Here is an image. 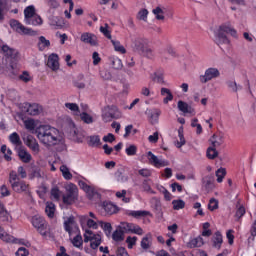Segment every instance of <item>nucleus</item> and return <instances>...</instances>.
Segmentation results:
<instances>
[{
    "mask_svg": "<svg viewBox=\"0 0 256 256\" xmlns=\"http://www.w3.org/2000/svg\"><path fill=\"white\" fill-rule=\"evenodd\" d=\"M36 135L44 147H55L59 143V130L50 125H40Z\"/></svg>",
    "mask_w": 256,
    "mask_h": 256,
    "instance_id": "1",
    "label": "nucleus"
},
{
    "mask_svg": "<svg viewBox=\"0 0 256 256\" xmlns=\"http://www.w3.org/2000/svg\"><path fill=\"white\" fill-rule=\"evenodd\" d=\"M225 33L231 35L232 37H237V30L231 27V25H221L218 31L215 33V43L217 45H229V38H227Z\"/></svg>",
    "mask_w": 256,
    "mask_h": 256,
    "instance_id": "2",
    "label": "nucleus"
},
{
    "mask_svg": "<svg viewBox=\"0 0 256 256\" xmlns=\"http://www.w3.org/2000/svg\"><path fill=\"white\" fill-rule=\"evenodd\" d=\"M9 183L15 193H29L31 189L29 183L20 179L15 170L10 171L9 173Z\"/></svg>",
    "mask_w": 256,
    "mask_h": 256,
    "instance_id": "3",
    "label": "nucleus"
},
{
    "mask_svg": "<svg viewBox=\"0 0 256 256\" xmlns=\"http://www.w3.org/2000/svg\"><path fill=\"white\" fill-rule=\"evenodd\" d=\"M65 189L66 194L62 196V202L64 205H73L79 197V188H77V185L70 183Z\"/></svg>",
    "mask_w": 256,
    "mask_h": 256,
    "instance_id": "4",
    "label": "nucleus"
},
{
    "mask_svg": "<svg viewBox=\"0 0 256 256\" xmlns=\"http://www.w3.org/2000/svg\"><path fill=\"white\" fill-rule=\"evenodd\" d=\"M84 243H90V249L97 251L103 243V236L95 234L92 230L86 229L84 232Z\"/></svg>",
    "mask_w": 256,
    "mask_h": 256,
    "instance_id": "5",
    "label": "nucleus"
},
{
    "mask_svg": "<svg viewBox=\"0 0 256 256\" xmlns=\"http://www.w3.org/2000/svg\"><path fill=\"white\" fill-rule=\"evenodd\" d=\"M30 223L35 227L38 233L42 235V237H47V221L45 218L39 215H34L31 218Z\"/></svg>",
    "mask_w": 256,
    "mask_h": 256,
    "instance_id": "6",
    "label": "nucleus"
},
{
    "mask_svg": "<svg viewBox=\"0 0 256 256\" xmlns=\"http://www.w3.org/2000/svg\"><path fill=\"white\" fill-rule=\"evenodd\" d=\"M10 26L12 29L17 31V33H22L23 35H31L32 37H35V35H37V31H35L31 28L25 27L18 20H11Z\"/></svg>",
    "mask_w": 256,
    "mask_h": 256,
    "instance_id": "7",
    "label": "nucleus"
},
{
    "mask_svg": "<svg viewBox=\"0 0 256 256\" xmlns=\"http://www.w3.org/2000/svg\"><path fill=\"white\" fill-rule=\"evenodd\" d=\"M221 72H219V69L217 68H207L204 72V75H200L199 80L200 83H209V81H213V79H217V77H220Z\"/></svg>",
    "mask_w": 256,
    "mask_h": 256,
    "instance_id": "8",
    "label": "nucleus"
},
{
    "mask_svg": "<svg viewBox=\"0 0 256 256\" xmlns=\"http://www.w3.org/2000/svg\"><path fill=\"white\" fill-rule=\"evenodd\" d=\"M146 157L150 165H152L156 169H161V167H167L169 165V162L167 160L157 157L151 151L147 152Z\"/></svg>",
    "mask_w": 256,
    "mask_h": 256,
    "instance_id": "9",
    "label": "nucleus"
},
{
    "mask_svg": "<svg viewBox=\"0 0 256 256\" xmlns=\"http://www.w3.org/2000/svg\"><path fill=\"white\" fill-rule=\"evenodd\" d=\"M121 229H123L125 233H132L133 235H143V233H145L143 228L135 223L123 222L121 223Z\"/></svg>",
    "mask_w": 256,
    "mask_h": 256,
    "instance_id": "10",
    "label": "nucleus"
},
{
    "mask_svg": "<svg viewBox=\"0 0 256 256\" xmlns=\"http://www.w3.org/2000/svg\"><path fill=\"white\" fill-rule=\"evenodd\" d=\"M22 111H24V113H27V115H39V113H41V111H43V108H41V106L37 103H29L26 102L23 104L22 106Z\"/></svg>",
    "mask_w": 256,
    "mask_h": 256,
    "instance_id": "11",
    "label": "nucleus"
},
{
    "mask_svg": "<svg viewBox=\"0 0 256 256\" xmlns=\"http://www.w3.org/2000/svg\"><path fill=\"white\" fill-rule=\"evenodd\" d=\"M80 41H82V43H85L86 45H91V47H96L97 36H95L93 33L84 32L80 36Z\"/></svg>",
    "mask_w": 256,
    "mask_h": 256,
    "instance_id": "12",
    "label": "nucleus"
},
{
    "mask_svg": "<svg viewBox=\"0 0 256 256\" xmlns=\"http://www.w3.org/2000/svg\"><path fill=\"white\" fill-rule=\"evenodd\" d=\"M47 67L52 71H59V55L52 53L48 56Z\"/></svg>",
    "mask_w": 256,
    "mask_h": 256,
    "instance_id": "13",
    "label": "nucleus"
},
{
    "mask_svg": "<svg viewBox=\"0 0 256 256\" xmlns=\"http://www.w3.org/2000/svg\"><path fill=\"white\" fill-rule=\"evenodd\" d=\"M25 144L33 151V153H39V142H37V139L33 137V135H28L25 138Z\"/></svg>",
    "mask_w": 256,
    "mask_h": 256,
    "instance_id": "14",
    "label": "nucleus"
},
{
    "mask_svg": "<svg viewBox=\"0 0 256 256\" xmlns=\"http://www.w3.org/2000/svg\"><path fill=\"white\" fill-rule=\"evenodd\" d=\"M128 217H133L134 219H141L142 217H151V213L147 210H128L126 212Z\"/></svg>",
    "mask_w": 256,
    "mask_h": 256,
    "instance_id": "15",
    "label": "nucleus"
},
{
    "mask_svg": "<svg viewBox=\"0 0 256 256\" xmlns=\"http://www.w3.org/2000/svg\"><path fill=\"white\" fill-rule=\"evenodd\" d=\"M178 109L184 114L188 113L189 115H195V108L188 105L187 102H184L183 100L178 101Z\"/></svg>",
    "mask_w": 256,
    "mask_h": 256,
    "instance_id": "16",
    "label": "nucleus"
},
{
    "mask_svg": "<svg viewBox=\"0 0 256 256\" xmlns=\"http://www.w3.org/2000/svg\"><path fill=\"white\" fill-rule=\"evenodd\" d=\"M114 177L118 183H127L129 181V176L125 174V168L123 166L116 170Z\"/></svg>",
    "mask_w": 256,
    "mask_h": 256,
    "instance_id": "17",
    "label": "nucleus"
},
{
    "mask_svg": "<svg viewBox=\"0 0 256 256\" xmlns=\"http://www.w3.org/2000/svg\"><path fill=\"white\" fill-rule=\"evenodd\" d=\"M209 141L212 147H215L217 149V147H221V145L225 143V137L223 136V134H213Z\"/></svg>",
    "mask_w": 256,
    "mask_h": 256,
    "instance_id": "18",
    "label": "nucleus"
},
{
    "mask_svg": "<svg viewBox=\"0 0 256 256\" xmlns=\"http://www.w3.org/2000/svg\"><path fill=\"white\" fill-rule=\"evenodd\" d=\"M1 51L8 59H15L17 57V50L9 47L7 44L2 45Z\"/></svg>",
    "mask_w": 256,
    "mask_h": 256,
    "instance_id": "19",
    "label": "nucleus"
},
{
    "mask_svg": "<svg viewBox=\"0 0 256 256\" xmlns=\"http://www.w3.org/2000/svg\"><path fill=\"white\" fill-rule=\"evenodd\" d=\"M222 245H223V234L217 231L214 233V236L212 237V247H214V249H221Z\"/></svg>",
    "mask_w": 256,
    "mask_h": 256,
    "instance_id": "20",
    "label": "nucleus"
},
{
    "mask_svg": "<svg viewBox=\"0 0 256 256\" xmlns=\"http://www.w3.org/2000/svg\"><path fill=\"white\" fill-rule=\"evenodd\" d=\"M26 25H32L33 27H37L39 25H43V18L36 14L28 18V20L24 21Z\"/></svg>",
    "mask_w": 256,
    "mask_h": 256,
    "instance_id": "21",
    "label": "nucleus"
},
{
    "mask_svg": "<svg viewBox=\"0 0 256 256\" xmlns=\"http://www.w3.org/2000/svg\"><path fill=\"white\" fill-rule=\"evenodd\" d=\"M205 245V240L203 236H198L188 242V247L190 249H195V247H203Z\"/></svg>",
    "mask_w": 256,
    "mask_h": 256,
    "instance_id": "22",
    "label": "nucleus"
},
{
    "mask_svg": "<svg viewBox=\"0 0 256 256\" xmlns=\"http://www.w3.org/2000/svg\"><path fill=\"white\" fill-rule=\"evenodd\" d=\"M103 209L105 213H107V215H114V213H117V211H119V208L117 207V205L111 202H104Z\"/></svg>",
    "mask_w": 256,
    "mask_h": 256,
    "instance_id": "23",
    "label": "nucleus"
},
{
    "mask_svg": "<svg viewBox=\"0 0 256 256\" xmlns=\"http://www.w3.org/2000/svg\"><path fill=\"white\" fill-rule=\"evenodd\" d=\"M18 157H19L20 161H22V163H31V159H33L31 154L29 152H27V150H25V149L18 150Z\"/></svg>",
    "mask_w": 256,
    "mask_h": 256,
    "instance_id": "24",
    "label": "nucleus"
},
{
    "mask_svg": "<svg viewBox=\"0 0 256 256\" xmlns=\"http://www.w3.org/2000/svg\"><path fill=\"white\" fill-rule=\"evenodd\" d=\"M151 239H152L151 233L146 234L145 237L142 238L140 242V247L144 251H147V249H151V245H152Z\"/></svg>",
    "mask_w": 256,
    "mask_h": 256,
    "instance_id": "25",
    "label": "nucleus"
},
{
    "mask_svg": "<svg viewBox=\"0 0 256 256\" xmlns=\"http://www.w3.org/2000/svg\"><path fill=\"white\" fill-rule=\"evenodd\" d=\"M165 7L157 6L155 9L152 10L153 15H155L157 21H164L165 20Z\"/></svg>",
    "mask_w": 256,
    "mask_h": 256,
    "instance_id": "26",
    "label": "nucleus"
},
{
    "mask_svg": "<svg viewBox=\"0 0 256 256\" xmlns=\"http://www.w3.org/2000/svg\"><path fill=\"white\" fill-rule=\"evenodd\" d=\"M0 239L4 241V243H13L15 241V237L5 232V229L0 226Z\"/></svg>",
    "mask_w": 256,
    "mask_h": 256,
    "instance_id": "27",
    "label": "nucleus"
},
{
    "mask_svg": "<svg viewBox=\"0 0 256 256\" xmlns=\"http://www.w3.org/2000/svg\"><path fill=\"white\" fill-rule=\"evenodd\" d=\"M6 221H9V212L5 209V204L0 201V225Z\"/></svg>",
    "mask_w": 256,
    "mask_h": 256,
    "instance_id": "28",
    "label": "nucleus"
},
{
    "mask_svg": "<svg viewBox=\"0 0 256 256\" xmlns=\"http://www.w3.org/2000/svg\"><path fill=\"white\" fill-rule=\"evenodd\" d=\"M98 225L104 231L106 237H109L113 231V226L109 222L98 221Z\"/></svg>",
    "mask_w": 256,
    "mask_h": 256,
    "instance_id": "29",
    "label": "nucleus"
},
{
    "mask_svg": "<svg viewBox=\"0 0 256 256\" xmlns=\"http://www.w3.org/2000/svg\"><path fill=\"white\" fill-rule=\"evenodd\" d=\"M9 141L12 143V145H15V147H21L23 145V142H21V137L17 132L10 134Z\"/></svg>",
    "mask_w": 256,
    "mask_h": 256,
    "instance_id": "30",
    "label": "nucleus"
},
{
    "mask_svg": "<svg viewBox=\"0 0 256 256\" xmlns=\"http://www.w3.org/2000/svg\"><path fill=\"white\" fill-rule=\"evenodd\" d=\"M111 43L114 47V51L117 53H120L121 55H125V53H127V49H125V46L121 45L119 40H111Z\"/></svg>",
    "mask_w": 256,
    "mask_h": 256,
    "instance_id": "31",
    "label": "nucleus"
},
{
    "mask_svg": "<svg viewBox=\"0 0 256 256\" xmlns=\"http://www.w3.org/2000/svg\"><path fill=\"white\" fill-rule=\"evenodd\" d=\"M160 93L162 95V97H166L163 99V103L165 105H167V103H169V101H171L173 99V93H171V90H169L168 88H161Z\"/></svg>",
    "mask_w": 256,
    "mask_h": 256,
    "instance_id": "32",
    "label": "nucleus"
},
{
    "mask_svg": "<svg viewBox=\"0 0 256 256\" xmlns=\"http://www.w3.org/2000/svg\"><path fill=\"white\" fill-rule=\"evenodd\" d=\"M45 213L49 219L55 217V204L53 202L46 203Z\"/></svg>",
    "mask_w": 256,
    "mask_h": 256,
    "instance_id": "33",
    "label": "nucleus"
},
{
    "mask_svg": "<svg viewBox=\"0 0 256 256\" xmlns=\"http://www.w3.org/2000/svg\"><path fill=\"white\" fill-rule=\"evenodd\" d=\"M107 109L110 110V114H112V119H121V117H123V114L117 106H107Z\"/></svg>",
    "mask_w": 256,
    "mask_h": 256,
    "instance_id": "34",
    "label": "nucleus"
},
{
    "mask_svg": "<svg viewBox=\"0 0 256 256\" xmlns=\"http://www.w3.org/2000/svg\"><path fill=\"white\" fill-rule=\"evenodd\" d=\"M110 63L113 69H123V61L117 56L110 57Z\"/></svg>",
    "mask_w": 256,
    "mask_h": 256,
    "instance_id": "35",
    "label": "nucleus"
},
{
    "mask_svg": "<svg viewBox=\"0 0 256 256\" xmlns=\"http://www.w3.org/2000/svg\"><path fill=\"white\" fill-rule=\"evenodd\" d=\"M37 15L35 12V6H27L24 9V22L31 19V17Z\"/></svg>",
    "mask_w": 256,
    "mask_h": 256,
    "instance_id": "36",
    "label": "nucleus"
},
{
    "mask_svg": "<svg viewBox=\"0 0 256 256\" xmlns=\"http://www.w3.org/2000/svg\"><path fill=\"white\" fill-rule=\"evenodd\" d=\"M50 46H51V42L45 39V36L39 37V42H38L39 51H45V49H47V47H50Z\"/></svg>",
    "mask_w": 256,
    "mask_h": 256,
    "instance_id": "37",
    "label": "nucleus"
},
{
    "mask_svg": "<svg viewBox=\"0 0 256 256\" xmlns=\"http://www.w3.org/2000/svg\"><path fill=\"white\" fill-rule=\"evenodd\" d=\"M147 46H145V41L141 38H138L134 41V49L135 51H138V53H142V51H145Z\"/></svg>",
    "mask_w": 256,
    "mask_h": 256,
    "instance_id": "38",
    "label": "nucleus"
},
{
    "mask_svg": "<svg viewBox=\"0 0 256 256\" xmlns=\"http://www.w3.org/2000/svg\"><path fill=\"white\" fill-rule=\"evenodd\" d=\"M78 185H79L80 189L84 190L85 193H87L88 195H93L95 190L93 189V187L86 184L85 181L79 180Z\"/></svg>",
    "mask_w": 256,
    "mask_h": 256,
    "instance_id": "39",
    "label": "nucleus"
},
{
    "mask_svg": "<svg viewBox=\"0 0 256 256\" xmlns=\"http://www.w3.org/2000/svg\"><path fill=\"white\" fill-rule=\"evenodd\" d=\"M60 171L62 173V177L66 179V181H71L73 179V174L69 171V168L66 165L60 166Z\"/></svg>",
    "mask_w": 256,
    "mask_h": 256,
    "instance_id": "40",
    "label": "nucleus"
},
{
    "mask_svg": "<svg viewBox=\"0 0 256 256\" xmlns=\"http://www.w3.org/2000/svg\"><path fill=\"white\" fill-rule=\"evenodd\" d=\"M218 156L219 152L217 151V148H215V146H210L207 148L206 157H208L209 159H217Z\"/></svg>",
    "mask_w": 256,
    "mask_h": 256,
    "instance_id": "41",
    "label": "nucleus"
},
{
    "mask_svg": "<svg viewBox=\"0 0 256 256\" xmlns=\"http://www.w3.org/2000/svg\"><path fill=\"white\" fill-rule=\"evenodd\" d=\"M152 81H154V83H158L159 85H165V77L161 72L154 73L152 75Z\"/></svg>",
    "mask_w": 256,
    "mask_h": 256,
    "instance_id": "42",
    "label": "nucleus"
},
{
    "mask_svg": "<svg viewBox=\"0 0 256 256\" xmlns=\"http://www.w3.org/2000/svg\"><path fill=\"white\" fill-rule=\"evenodd\" d=\"M50 197L52 201H60L61 200V190L58 187H53L50 191Z\"/></svg>",
    "mask_w": 256,
    "mask_h": 256,
    "instance_id": "43",
    "label": "nucleus"
},
{
    "mask_svg": "<svg viewBox=\"0 0 256 256\" xmlns=\"http://www.w3.org/2000/svg\"><path fill=\"white\" fill-rule=\"evenodd\" d=\"M72 245L76 247L77 249H83V237L81 235H76L72 241Z\"/></svg>",
    "mask_w": 256,
    "mask_h": 256,
    "instance_id": "44",
    "label": "nucleus"
},
{
    "mask_svg": "<svg viewBox=\"0 0 256 256\" xmlns=\"http://www.w3.org/2000/svg\"><path fill=\"white\" fill-rule=\"evenodd\" d=\"M102 121H104V123H111V121H113V115L111 114V111L107 109V107L104 108L102 112Z\"/></svg>",
    "mask_w": 256,
    "mask_h": 256,
    "instance_id": "45",
    "label": "nucleus"
},
{
    "mask_svg": "<svg viewBox=\"0 0 256 256\" xmlns=\"http://www.w3.org/2000/svg\"><path fill=\"white\" fill-rule=\"evenodd\" d=\"M80 119L83 123H86V125H91V123H93V116L87 112H82L80 114Z\"/></svg>",
    "mask_w": 256,
    "mask_h": 256,
    "instance_id": "46",
    "label": "nucleus"
},
{
    "mask_svg": "<svg viewBox=\"0 0 256 256\" xmlns=\"http://www.w3.org/2000/svg\"><path fill=\"white\" fill-rule=\"evenodd\" d=\"M225 175H227V170L225 168H220L216 171L217 183H223V179H225Z\"/></svg>",
    "mask_w": 256,
    "mask_h": 256,
    "instance_id": "47",
    "label": "nucleus"
},
{
    "mask_svg": "<svg viewBox=\"0 0 256 256\" xmlns=\"http://www.w3.org/2000/svg\"><path fill=\"white\" fill-rule=\"evenodd\" d=\"M124 231L121 229H116L112 234L113 241H123Z\"/></svg>",
    "mask_w": 256,
    "mask_h": 256,
    "instance_id": "48",
    "label": "nucleus"
},
{
    "mask_svg": "<svg viewBox=\"0 0 256 256\" xmlns=\"http://www.w3.org/2000/svg\"><path fill=\"white\" fill-rule=\"evenodd\" d=\"M172 205H173L174 211H179L180 209H185V201H183L181 199L173 200Z\"/></svg>",
    "mask_w": 256,
    "mask_h": 256,
    "instance_id": "49",
    "label": "nucleus"
},
{
    "mask_svg": "<svg viewBox=\"0 0 256 256\" xmlns=\"http://www.w3.org/2000/svg\"><path fill=\"white\" fill-rule=\"evenodd\" d=\"M73 223H75V220L71 217L64 222V229L66 233H71L73 231V227H71Z\"/></svg>",
    "mask_w": 256,
    "mask_h": 256,
    "instance_id": "50",
    "label": "nucleus"
},
{
    "mask_svg": "<svg viewBox=\"0 0 256 256\" xmlns=\"http://www.w3.org/2000/svg\"><path fill=\"white\" fill-rule=\"evenodd\" d=\"M149 16V10L141 9L137 14V19L139 21H147V17Z\"/></svg>",
    "mask_w": 256,
    "mask_h": 256,
    "instance_id": "51",
    "label": "nucleus"
},
{
    "mask_svg": "<svg viewBox=\"0 0 256 256\" xmlns=\"http://www.w3.org/2000/svg\"><path fill=\"white\" fill-rule=\"evenodd\" d=\"M208 209L209 211H215L216 209H219V201L215 198H211L208 203Z\"/></svg>",
    "mask_w": 256,
    "mask_h": 256,
    "instance_id": "52",
    "label": "nucleus"
},
{
    "mask_svg": "<svg viewBox=\"0 0 256 256\" xmlns=\"http://www.w3.org/2000/svg\"><path fill=\"white\" fill-rule=\"evenodd\" d=\"M125 153H126V155H128V157H133V156L137 155V146L130 145L129 147H127L125 149Z\"/></svg>",
    "mask_w": 256,
    "mask_h": 256,
    "instance_id": "53",
    "label": "nucleus"
},
{
    "mask_svg": "<svg viewBox=\"0 0 256 256\" xmlns=\"http://www.w3.org/2000/svg\"><path fill=\"white\" fill-rule=\"evenodd\" d=\"M89 145L91 147H99L101 145V138L99 136H90Z\"/></svg>",
    "mask_w": 256,
    "mask_h": 256,
    "instance_id": "54",
    "label": "nucleus"
},
{
    "mask_svg": "<svg viewBox=\"0 0 256 256\" xmlns=\"http://www.w3.org/2000/svg\"><path fill=\"white\" fill-rule=\"evenodd\" d=\"M64 105H65L66 109H69L73 113H80L79 105H77V103H69V102H67Z\"/></svg>",
    "mask_w": 256,
    "mask_h": 256,
    "instance_id": "55",
    "label": "nucleus"
},
{
    "mask_svg": "<svg viewBox=\"0 0 256 256\" xmlns=\"http://www.w3.org/2000/svg\"><path fill=\"white\" fill-rule=\"evenodd\" d=\"M178 137L180 141L177 142L176 146L178 147V149H181V147H183V145H185L186 143L185 136L183 135V130L181 129L178 130Z\"/></svg>",
    "mask_w": 256,
    "mask_h": 256,
    "instance_id": "56",
    "label": "nucleus"
},
{
    "mask_svg": "<svg viewBox=\"0 0 256 256\" xmlns=\"http://www.w3.org/2000/svg\"><path fill=\"white\" fill-rule=\"evenodd\" d=\"M100 32L106 37V39H111V31H109V24L100 27Z\"/></svg>",
    "mask_w": 256,
    "mask_h": 256,
    "instance_id": "57",
    "label": "nucleus"
},
{
    "mask_svg": "<svg viewBox=\"0 0 256 256\" xmlns=\"http://www.w3.org/2000/svg\"><path fill=\"white\" fill-rule=\"evenodd\" d=\"M227 86L233 91V93H237L239 89H242V87L240 85H237V82L235 81H228Z\"/></svg>",
    "mask_w": 256,
    "mask_h": 256,
    "instance_id": "58",
    "label": "nucleus"
},
{
    "mask_svg": "<svg viewBox=\"0 0 256 256\" xmlns=\"http://www.w3.org/2000/svg\"><path fill=\"white\" fill-rule=\"evenodd\" d=\"M126 243L128 245V249H133V246L137 244V236H128L126 238Z\"/></svg>",
    "mask_w": 256,
    "mask_h": 256,
    "instance_id": "59",
    "label": "nucleus"
},
{
    "mask_svg": "<svg viewBox=\"0 0 256 256\" xmlns=\"http://www.w3.org/2000/svg\"><path fill=\"white\" fill-rule=\"evenodd\" d=\"M24 125H25L26 129H28L29 131L35 130V127H36L35 120H33V119L26 120L24 122Z\"/></svg>",
    "mask_w": 256,
    "mask_h": 256,
    "instance_id": "60",
    "label": "nucleus"
},
{
    "mask_svg": "<svg viewBox=\"0 0 256 256\" xmlns=\"http://www.w3.org/2000/svg\"><path fill=\"white\" fill-rule=\"evenodd\" d=\"M20 81H23V83H29L31 81V75H29V72L24 71L21 75H19Z\"/></svg>",
    "mask_w": 256,
    "mask_h": 256,
    "instance_id": "61",
    "label": "nucleus"
},
{
    "mask_svg": "<svg viewBox=\"0 0 256 256\" xmlns=\"http://www.w3.org/2000/svg\"><path fill=\"white\" fill-rule=\"evenodd\" d=\"M16 173L21 179H27V170L23 166H19Z\"/></svg>",
    "mask_w": 256,
    "mask_h": 256,
    "instance_id": "62",
    "label": "nucleus"
},
{
    "mask_svg": "<svg viewBox=\"0 0 256 256\" xmlns=\"http://www.w3.org/2000/svg\"><path fill=\"white\" fill-rule=\"evenodd\" d=\"M16 256H29V250H27L25 247H20L16 253Z\"/></svg>",
    "mask_w": 256,
    "mask_h": 256,
    "instance_id": "63",
    "label": "nucleus"
},
{
    "mask_svg": "<svg viewBox=\"0 0 256 256\" xmlns=\"http://www.w3.org/2000/svg\"><path fill=\"white\" fill-rule=\"evenodd\" d=\"M117 256H129V253L127 252V249L125 247H118L116 251Z\"/></svg>",
    "mask_w": 256,
    "mask_h": 256,
    "instance_id": "64",
    "label": "nucleus"
}]
</instances>
